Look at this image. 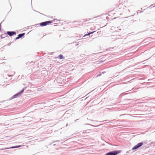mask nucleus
<instances>
[{
	"label": "nucleus",
	"mask_w": 155,
	"mask_h": 155,
	"mask_svg": "<svg viewBox=\"0 0 155 155\" xmlns=\"http://www.w3.org/2000/svg\"><path fill=\"white\" fill-rule=\"evenodd\" d=\"M120 150H115L107 153L105 155H117L120 153Z\"/></svg>",
	"instance_id": "obj_1"
},
{
	"label": "nucleus",
	"mask_w": 155,
	"mask_h": 155,
	"mask_svg": "<svg viewBox=\"0 0 155 155\" xmlns=\"http://www.w3.org/2000/svg\"><path fill=\"white\" fill-rule=\"evenodd\" d=\"M52 22V21H46L45 22H43L41 23L40 24V25L41 26H45L47 25H49L50 24H51Z\"/></svg>",
	"instance_id": "obj_2"
},
{
	"label": "nucleus",
	"mask_w": 155,
	"mask_h": 155,
	"mask_svg": "<svg viewBox=\"0 0 155 155\" xmlns=\"http://www.w3.org/2000/svg\"><path fill=\"white\" fill-rule=\"evenodd\" d=\"M143 144V143H138L137 145L135 146L134 147H133L132 148V150H134L136 149H137L140 147L142 146Z\"/></svg>",
	"instance_id": "obj_3"
},
{
	"label": "nucleus",
	"mask_w": 155,
	"mask_h": 155,
	"mask_svg": "<svg viewBox=\"0 0 155 155\" xmlns=\"http://www.w3.org/2000/svg\"><path fill=\"white\" fill-rule=\"evenodd\" d=\"M7 34L9 35L10 36H11L14 35L16 34V32L15 31H8Z\"/></svg>",
	"instance_id": "obj_4"
},
{
	"label": "nucleus",
	"mask_w": 155,
	"mask_h": 155,
	"mask_svg": "<svg viewBox=\"0 0 155 155\" xmlns=\"http://www.w3.org/2000/svg\"><path fill=\"white\" fill-rule=\"evenodd\" d=\"M25 34V33H22L18 35V36L16 38V39H18L23 36Z\"/></svg>",
	"instance_id": "obj_5"
},
{
	"label": "nucleus",
	"mask_w": 155,
	"mask_h": 155,
	"mask_svg": "<svg viewBox=\"0 0 155 155\" xmlns=\"http://www.w3.org/2000/svg\"><path fill=\"white\" fill-rule=\"evenodd\" d=\"M24 91V90H22V91H21V92L19 93H18L16 95H14L13 97V98H15V96H17V95H18L19 94H21L22 93V92H23Z\"/></svg>",
	"instance_id": "obj_6"
},
{
	"label": "nucleus",
	"mask_w": 155,
	"mask_h": 155,
	"mask_svg": "<svg viewBox=\"0 0 155 155\" xmlns=\"http://www.w3.org/2000/svg\"><path fill=\"white\" fill-rule=\"evenodd\" d=\"M59 58L60 59H63L64 58V57L62 54H60L59 55Z\"/></svg>",
	"instance_id": "obj_7"
},
{
	"label": "nucleus",
	"mask_w": 155,
	"mask_h": 155,
	"mask_svg": "<svg viewBox=\"0 0 155 155\" xmlns=\"http://www.w3.org/2000/svg\"><path fill=\"white\" fill-rule=\"evenodd\" d=\"M20 147H21V146H15V147H11V148H16Z\"/></svg>",
	"instance_id": "obj_8"
},
{
	"label": "nucleus",
	"mask_w": 155,
	"mask_h": 155,
	"mask_svg": "<svg viewBox=\"0 0 155 155\" xmlns=\"http://www.w3.org/2000/svg\"><path fill=\"white\" fill-rule=\"evenodd\" d=\"M94 32H95V31H93V32H90L88 34H86L84 36H85L86 35H89L90 34H92Z\"/></svg>",
	"instance_id": "obj_9"
},
{
	"label": "nucleus",
	"mask_w": 155,
	"mask_h": 155,
	"mask_svg": "<svg viewBox=\"0 0 155 155\" xmlns=\"http://www.w3.org/2000/svg\"><path fill=\"white\" fill-rule=\"evenodd\" d=\"M91 20V19L90 18H88V19H87L84 20V21H88L89 20Z\"/></svg>",
	"instance_id": "obj_10"
},
{
	"label": "nucleus",
	"mask_w": 155,
	"mask_h": 155,
	"mask_svg": "<svg viewBox=\"0 0 155 155\" xmlns=\"http://www.w3.org/2000/svg\"><path fill=\"white\" fill-rule=\"evenodd\" d=\"M1 29V24H0V30Z\"/></svg>",
	"instance_id": "obj_11"
},
{
	"label": "nucleus",
	"mask_w": 155,
	"mask_h": 155,
	"mask_svg": "<svg viewBox=\"0 0 155 155\" xmlns=\"http://www.w3.org/2000/svg\"><path fill=\"white\" fill-rule=\"evenodd\" d=\"M2 37L3 38H4V37H5V36L3 37L2 35Z\"/></svg>",
	"instance_id": "obj_12"
},
{
	"label": "nucleus",
	"mask_w": 155,
	"mask_h": 155,
	"mask_svg": "<svg viewBox=\"0 0 155 155\" xmlns=\"http://www.w3.org/2000/svg\"><path fill=\"white\" fill-rule=\"evenodd\" d=\"M5 34V35L6 36H7V35H6V34Z\"/></svg>",
	"instance_id": "obj_13"
}]
</instances>
